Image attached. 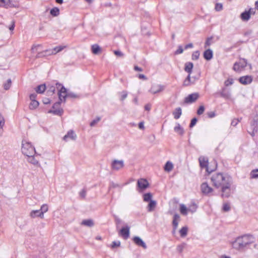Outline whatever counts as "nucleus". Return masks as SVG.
Returning a JSON list of instances; mask_svg holds the SVG:
<instances>
[{
  "label": "nucleus",
  "instance_id": "obj_49",
  "mask_svg": "<svg viewBox=\"0 0 258 258\" xmlns=\"http://www.w3.org/2000/svg\"><path fill=\"white\" fill-rule=\"evenodd\" d=\"M120 245V242L119 241H114L112 242L111 246V248L113 249L116 247H119Z\"/></svg>",
  "mask_w": 258,
  "mask_h": 258
},
{
  "label": "nucleus",
  "instance_id": "obj_29",
  "mask_svg": "<svg viewBox=\"0 0 258 258\" xmlns=\"http://www.w3.org/2000/svg\"><path fill=\"white\" fill-rule=\"evenodd\" d=\"M250 18L249 12L247 11H245L243 13H242L240 15V18L243 21H247L249 20Z\"/></svg>",
  "mask_w": 258,
  "mask_h": 258
},
{
  "label": "nucleus",
  "instance_id": "obj_23",
  "mask_svg": "<svg viewBox=\"0 0 258 258\" xmlns=\"http://www.w3.org/2000/svg\"><path fill=\"white\" fill-rule=\"evenodd\" d=\"M220 94V96L225 99H229L230 97V92L225 87L222 88Z\"/></svg>",
  "mask_w": 258,
  "mask_h": 258
},
{
  "label": "nucleus",
  "instance_id": "obj_25",
  "mask_svg": "<svg viewBox=\"0 0 258 258\" xmlns=\"http://www.w3.org/2000/svg\"><path fill=\"white\" fill-rule=\"evenodd\" d=\"M180 220V216L178 214H175L173 217L172 220V226L175 227H178V223Z\"/></svg>",
  "mask_w": 258,
  "mask_h": 258
},
{
  "label": "nucleus",
  "instance_id": "obj_19",
  "mask_svg": "<svg viewBox=\"0 0 258 258\" xmlns=\"http://www.w3.org/2000/svg\"><path fill=\"white\" fill-rule=\"evenodd\" d=\"M204 58L207 60H211L213 57V52L211 49L206 50L203 53Z\"/></svg>",
  "mask_w": 258,
  "mask_h": 258
},
{
  "label": "nucleus",
  "instance_id": "obj_30",
  "mask_svg": "<svg viewBox=\"0 0 258 258\" xmlns=\"http://www.w3.org/2000/svg\"><path fill=\"white\" fill-rule=\"evenodd\" d=\"M81 225L92 227L94 225V223L92 219H86L82 221Z\"/></svg>",
  "mask_w": 258,
  "mask_h": 258
},
{
  "label": "nucleus",
  "instance_id": "obj_20",
  "mask_svg": "<svg viewBox=\"0 0 258 258\" xmlns=\"http://www.w3.org/2000/svg\"><path fill=\"white\" fill-rule=\"evenodd\" d=\"M30 155V156H27V161L28 162L34 165H37L39 164L38 160L36 158L37 157V155Z\"/></svg>",
  "mask_w": 258,
  "mask_h": 258
},
{
  "label": "nucleus",
  "instance_id": "obj_1",
  "mask_svg": "<svg viewBox=\"0 0 258 258\" xmlns=\"http://www.w3.org/2000/svg\"><path fill=\"white\" fill-rule=\"evenodd\" d=\"M211 180L214 186L221 189L222 198H227L230 197L232 184V178L230 176L220 172L215 173L212 174Z\"/></svg>",
  "mask_w": 258,
  "mask_h": 258
},
{
  "label": "nucleus",
  "instance_id": "obj_8",
  "mask_svg": "<svg viewBox=\"0 0 258 258\" xmlns=\"http://www.w3.org/2000/svg\"><path fill=\"white\" fill-rule=\"evenodd\" d=\"M199 96L198 93L190 94L185 98L184 103L187 104L194 103L199 98Z\"/></svg>",
  "mask_w": 258,
  "mask_h": 258
},
{
  "label": "nucleus",
  "instance_id": "obj_3",
  "mask_svg": "<svg viewBox=\"0 0 258 258\" xmlns=\"http://www.w3.org/2000/svg\"><path fill=\"white\" fill-rule=\"evenodd\" d=\"M55 86L56 88L58 90L59 100L61 101L65 102L67 97L72 98H78L80 97L79 95L73 92H67V89L59 83L56 82V83H55Z\"/></svg>",
  "mask_w": 258,
  "mask_h": 258
},
{
  "label": "nucleus",
  "instance_id": "obj_13",
  "mask_svg": "<svg viewBox=\"0 0 258 258\" xmlns=\"http://www.w3.org/2000/svg\"><path fill=\"white\" fill-rule=\"evenodd\" d=\"M137 190L139 192H143L145 190V178H142L138 179Z\"/></svg>",
  "mask_w": 258,
  "mask_h": 258
},
{
  "label": "nucleus",
  "instance_id": "obj_21",
  "mask_svg": "<svg viewBox=\"0 0 258 258\" xmlns=\"http://www.w3.org/2000/svg\"><path fill=\"white\" fill-rule=\"evenodd\" d=\"M30 216L33 218L36 217L43 218V212H41L40 210H32L30 213Z\"/></svg>",
  "mask_w": 258,
  "mask_h": 258
},
{
  "label": "nucleus",
  "instance_id": "obj_60",
  "mask_svg": "<svg viewBox=\"0 0 258 258\" xmlns=\"http://www.w3.org/2000/svg\"><path fill=\"white\" fill-rule=\"evenodd\" d=\"M207 115L209 118H213L216 115L215 113L213 111L208 112Z\"/></svg>",
  "mask_w": 258,
  "mask_h": 258
},
{
  "label": "nucleus",
  "instance_id": "obj_22",
  "mask_svg": "<svg viewBox=\"0 0 258 258\" xmlns=\"http://www.w3.org/2000/svg\"><path fill=\"white\" fill-rule=\"evenodd\" d=\"M66 47L65 46H57L55 47L52 49H48L49 51H51L48 54L52 55V54H55L58 52H60L62 51L64 48Z\"/></svg>",
  "mask_w": 258,
  "mask_h": 258
},
{
  "label": "nucleus",
  "instance_id": "obj_41",
  "mask_svg": "<svg viewBox=\"0 0 258 258\" xmlns=\"http://www.w3.org/2000/svg\"><path fill=\"white\" fill-rule=\"evenodd\" d=\"M250 176L252 178H258V169L252 170L250 172Z\"/></svg>",
  "mask_w": 258,
  "mask_h": 258
},
{
  "label": "nucleus",
  "instance_id": "obj_17",
  "mask_svg": "<svg viewBox=\"0 0 258 258\" xmlns=\"http://www.w3.org/2000/svg\"><path fill=\"white\" fill-rule=\"evenodd\" d=\"M76 138L77 136L75 134L74 132L72 130H70L63 137V140L67 142L68 141V139H70L72 140H75L76 139Z\"/></svg>",
  "mask_w": 258,
  "mask_h": 258
},
{
  "label": "nucleus",
  "instance_id": "obj_14",
  "mask_svg": "<svg viewBox=\"0 0 258 258\" xmlns=\"http://www.w3.org/2000/svg\"><path fill=\"white\" fill-rule=\"evenodd\" d=\"M252 81V77L251 76H244L239 78V82L243 85H248Z\"/></svg>",
  "mask_w": 258,
  "mask_h": 258
},
{
  "label": "nucleus",
  "instance_id": "obj_43",
  "mask_svg": "<svg viewBox=\"0 0 258 258\" xmlns=\"http://www.w3.org/2000/svg\"><path fill=\"white\" fill-rule=\"evenodd\" d=\"M10 3V0H0V6L3 7L8 6Z\"/></svg>",
  "mask_w": 258,
  "mask_h": 258
},
{
  "label": "nucleus",
  "instance_id": "obj_38",
  "mask_svg": "<svg viewBox=\"0 0 258 258\" xmlns=\"http://www.w3.org/2000/svg\"><path fill=\"white\" fill-rule=\"evenodd\" d=\"M198 208V206L197 204L194 202H192L190 204V205L188 207V210L189 212H190L191 213H194L196 211L197 209Z\"/></svg>",
  "mask_w": 258,
  "mask_h": 258
},
{
  "label": "nucleus",
  "instance_id": "obj_11",
  "mask_svg": "<svg viewBox=\"0 0 258 258\" xmlns=\"http://www.w3.org/2000/svg\"><path fill=\"white\" fill-rule=\"evenodd\" d=\"M124 166L122 160H114L112 162L111 168L113 170H118Z\"/></svg>",
  "mask_w": 258,
  "mask_h": 258
},
{
  "label": "nucleus",
  "instance_id": "obj_18",
  "mask_svg": "<svg viewBox=\"0 0 258 258\" xmlns=\"http://www.w3.org/2000/svg\"><path fill=\"white\" fill-rule=\"evenodd\" d=\"M133 241L134 242L139 246H142L145 248V242L138 236H135L133 238Z\"/></svg>",
  "mask_w": 258,
  "mask_h": 258
},
{
  "label": "nucleus",
  "instance_id": "obj_59",
  "mask_svg": "<svg viewBox=\"0 0 258 258\" xmlns=\"http://www.w3.org/2000/svg\"><path fill=\"white\" fill-rule=\"evenodd\" d=\"M37 97V94L35 93L31 94L29 96L30 99L31 101L36 100V98Z\"/></svg>",
  "mask_w": 258,
  "mask_h": 258
},
{
  "label": "nucleus",
  "instance_id": "obj_64",
  "mask_svg": "<svg viewBox=\"0 0 258 258\" xmlns=\"http://www.w3.org/2000/svg\"><path fill=\"white\" fill-rule=\"evenodd\" d=\"M127 93L125 92H123V94L121 96L120 100L121 101H123L124 99H125L127 97Z\"/></svg>",
  "mask_w": 258,
  "mask_h": 258
},
{
  "label": "nucleus",
  "instance_id": "obj_16",
  "mask_svg": "<svg viewBox=\"0 0 258 258\" xmlns=\"http://www.w3.org/2000/svg\"><path fill=\"white\" fill-rule=\"evenodd\" d=\"M250 129L252 131L249 132V133L252 137H254L255 134L258 131V121L253 120L250 125Z\"/></svg>",
  "mask_w": 258,
  "mask_h": 258
},
{
  "label": "nucleus",
  "instance_id": "obj_54",
  "mask_svg": "<svg viewBox=\"0 0 258 258\" xmlns=\"http://www.w3.org/2000/svg\"><path fill=\"white\" fill-rule=\"evenodd\" d=\"M197 119L196 118V117H194L191 120V122L190 123V124H189V127L190 128L194 126L195 125V124H196L197 122Z\"/></svg>",
  "mask_w": 258,
  "mask_h": 258
},
{
  "label": "nucleus",
  "instance_id": "obj_58",
  "mask_svg": "<svg viewBox=\"0 0 258 258\" xmlns=\"http://www.w3.org/2000/svg\"><path fill=\"white\" fill-rule=\"evenodd\" d=\"M239 121H240V120L238 119H237V118L233 119L231 121V125H232L233 126H235Z\"/></svg>",
  "mask_w": 258,
  "mask_h": 258
},
{
  "label": "nucleus",
  "instance_id": "obj_48",
  "mask_svg": "<svg viewBox=\"0 0 258 258\" xmlns=\"http://www.w3.org/2000/svg\"><path fill=\"white\" fill-rule=\"evenodd\" d=\"M223 210L225 212H228L230 210V206L228 203H224L223 205Z\"/></svg>",
  "mask_w": 258,
  "mask_h": 258
},
{
  "label": "nucleus",
  "instance_id": "obj_42",
  "mask_svg": "<svg viewBox=\"0 0 258 258\" xmlns=\"http://www.w3.org/2000/svg\"><path fill=\"white\" fill-rule=\"evenodd\" d=\"M12 84V81L10 79H8L7 80V82L6 83H5L4 84V88L6 90H7L10 89Z\"/></svg>",
  "mask_w": 258,
  "mask_h": 258
},
{
  "label": "nucleus",
  "instance_id": "obj_12",
  "mask_svg": "<svg viewBox=\"0 0 258 258\" xmlns=\"http://www.w3.org/2000/svg\"><path fill=\"white\" fill-rule=\"evenodd\" d=\"M165 89V86L159 84L153 85L149 91L153 93L156 94L162 91Z\"/></svg>",
  "mask_w": 258,
  "mask_h": 258
},
{
  "label": "nucleus",
  "instance_id": "obj_63",
  "mask_svg": "<svg viewBox=\"0 0 258 258\" xmlns=\"http://www.w3.org/2000/svg\"><path fill=\"white\" fill-rule=\"evenodd\" d=\"M190 85H191V83L185 79L183 83V86L185 87L190 86Z\"/></svg>",
  "mask_w": 258,
  "mask_h": 258
},
{
  "label": "nucleus",
  "instance_id": "obj_57",
  "mask_svg": "<svg viewBox=\"0 0 258 258\" xmlns=\"http://www.w3.org/2000/svg\"><path fill=\"white\" fill-rule=\"evenodd\" d=\"M190 75H191L188 74V76L186 78V79L187 80L191 83V84H194L196 82V80L195 79L192 80Z\"/></svg>",
  "mask_w": 258,
  "mask_h": 258
},
{
  "label": "nucleus",
  "instance_id": "obj_26",
  "mask_svg": "<svg viewBox=\"0 0 258 258\" xmlns=\"http://www.w3.org/2000/svg\"><path fill=\"white\" fill-rule=\"evenodd\" d=\"M55 82L53 83V84L50 85L48 84L47 86H46L47 93L48 95H52L55 93V87L54 86V84L55 85Z\"/></svg>",
  "mask_w": 258,
  "mask_h": 258
},
{
  "label": "nucleus",
  "instance_id": "obj_15",
  "mask_svg": "<svg viewBox=\"0 0 258 258\" xmlns=\"http://www.w3.org/2000/svg\"><path fill=\"white\" fill-rule=\"evenodd\" d=\"M119 234L124 239H127L130 236V227L126 226L122 227L120 230Z\"/></svg>",
  "mask_w": 258,
  "mask_h": 258
},
{
  "label": "nucleus",
  "instance_id": "obj_39",
  "mask_svg": "<svg viewBox=\"0 0 258 258\" xmlns=\"http://www.w3.org/2000/svg\"><path fill=\"white\" fill-rule=\"evenodd\" d=\"M47 51H49L48 49H46L44 51H41L40 52H38L36 56V58H38L44 57L46 56L50 55V54H48V53H47Z\"/></svg>",
  "mask_w": 258,
  "mask_h": 258
},
{
  "label": "nucleus",
  "instance_id": "obj_33",
  "mask_svg": "<svg viewBox=\"0 0 258 258\" xmlns=\"http://www.w3.org/2000/svg\"><path fill=\"white\" fill-rule=\"evenodd\" d=\"M91 50L93 54H97L101 51V48L98 44H95L92 45Z\"/></svg>",
  "mask_w": 258,
  "mask_h": 258
},
{
  "label": "nucleus",
  "instance_id": "obj_47",
  "mask_svg": "<svg viewBox=\"0 0 258 258\" xmlns=\"http://www.w3.org/2000/svg\"><path fill=\"white\" fill-rule=\"evenodd\" d=\"M200 56V52L199 51H195L192 54V59L197 60L199 59Z\"/></svg>",
  "mask_w": 258,
  "mask_h": 258
},
{
  "label": "nucleus",
  "instance_id": "obj_44",
  "mask_svg": "<svg viewBox=\"0 0 258 258\" xmlns=\"http://www.w3.org/2000/svg\"><path fill=\"white\" fill-rule=\"evenodd\" d=\"M40 210L41 212H43V216L44 217V213L48 211V206L46 204L42 205Z\"/></svg>",
  "mask_w": 258,
  "mask_h": 258
},
{
  "label": "nucleus",
  "instance_id": "obj_2",
  "mask_svg": "<svg viewBox=\"0 0 258 258\" xmlns=\"http://www.w3.org/2000/svg\"><path fill=\"white\" fill-rule=\"evenodd\" d=\"M254 241V237L251 234H243L237 237L231 242L233 248L240 252L246 251Z\"/></svg>",
  "mask_w": 258,
  "mask_h": 258
},
{
  "label": "nucleus",
  "instance_id": "obj_7",
  "mask_svg": "<svg viewBox=\"0 0 258 258\" xmlns=\"http://www.w3.org/2000/svg\"><path fill=\"white\" fill-rule=\"evenodd\" d=\"M61 102V101L59 100V101L54 103L52 106L53 109L49 110L48 112L49 113H52L54 115L61 116L63 112V109L60 107Z\"/></svg>",
  "mask_w": 258,
  "mask_h": 258
},
{
  "label": "nucleus",
  "instance_id": "obj_56",
  "mask_svg": "<svg viewBox=\"0 0 258 258\" xmlns=\"http://www.w3.org/2000/svg\"><path fill=\"white\" fill-rule=\"evenodd\" d=\"M115 222L116 225L117 227H118V225L122 223V221L118 217L115 216Z\"/></svg>",
  "mask_w": 258,
  "mask_h": 258
},
{
  "label": "nucleus",
  "instance_id": "obj_5",
  "mask_svg": "<svg viewBox=\"0 0 258 258\" xmlns=\"http://www.w3.org/2000/svg\"><path fill=\"white\" fill-rule=\"evenodd\" d=\"M152 198L153 195L151 193H146V203H148L147 208L149 212H154L157 206V201L153 200Z\"/></svg>",
  "mask_w": 258,
  "mask_h": 258
},
{
  "label": "nucleus",
  "instance_id": "obj_28",
  "mask_svg": "<svg viewBox=\"0 0 258 258\" xmlns=\"http://www.w3.org/2000/svg\"><path fill=\"white\" fill-rule=\"evenodd\" d=\"M174 131L175 132L181 136L183 135L184 133L183 127H182L178 123H177L176 125L174 127Z\"/></svg>",
  "mask_w": 258,
  "mask_h": 258
},
{
  "label": "nucleus",
  "instance_id": "obj_52",
  "mask_svg": "<svg viewBox=\"0 0 258 258\" xmlns=\"http://www.w3.org/2000/svg\"><path fill=\"white\" fill-rule=\"evenodd\" d=\"M205 111V107L204 106H200L197 110V114L199 115L202 114Z\"/></svg>",
  "mask_w": 258,
  "mask_h": 258
},
{
  "label": "nucleus",
  "instance_id": "obj_4",
  "mask_svg": "<svg viewBox=\"0 0 258 258\" xmlns=\"http://www.w3.org/2000/svg\"><path fill=\"white\" fill-rule=\"evenodd\" d=\"M21 150L22 153L26 156L36 154L34 147L30 142L26 141H22Z\"/></svg>",
  "mask_w": 258,
  "mask_h": 258
},
{
  "label": "nucleus",
  "instance_id": "obj_62",
  "mask_svg": "<svg viewBox=\"0 0 258 258\" xmlns=\"http://www.w3.org/2000/svg\"><path fill=\"white\" fill-rule=\"evenodd\" d=\"M118 186H119L118 184H116V183H114L113 182H112L110 184L109 189H110L111 188H115Z\"/></svg>",
  "mask_w": 258,
  "mask_h": 258
},
{
  "label": "nucleus",
  "instance_id": "obj_50",
  "mask_svg": "<svg viewBox=\"0 0 258 258\" xmlns=\"http://www.w3.org/2000/svg\"><path fill=\"white\" fill-rule=\"evenodd\" d=\"M215 9L216 11L219 12L223 9V5L221 3H217L215 5Z\"/></svg>",
  "mask_w": 258,
  "mask_h": 258
},
{
  "label": "nucleus",
  "instance_id": "obj_35",
  "mask_svg": "<svg viewBox=\"0 0 258 258\" xmlns=\"http://www.w3.org/2000/svg\"><path fill=\"white\" fill-rule=\"evenodd\" d=\"M173 168V164L170 161H167L164 167V170L167 172L171 171Z\"/></svg>",
  "mask_w": 258,
  "mask_h": 258
},
{
  "label": "nucleus",
  "instance_id": "obj_61",
  "mask_svg": "<svg viewBox=\"0 0 258 258\" xmlns=\"http://www.w3.org/2000/svg\"><path fill=\"white\" fill-rule=\"evenodd\" d=\"M114 53L116 55L118 56H123V54L120 51H119V50H115V51H114Z\"/></svg>",
  "mask_w": 258,
  "mask_h": 258
},
{
  "label": "nucleus",
  "instance_id": "obj_34",
  "mask_svg": "<svg viewBox=\"0 0 258 258\" xmlns=\"http://www.w3.org/2000/svg\"><path fill=\"white\" fill-rule=\"evenodd\" d=\"M188 232V227L187 226L182 227L179 231L180 235L181 237H185Z\"/></svg>",
  "mask_w": 258,
  "mask_h": 258
},
{
  "label": "nucleus",
  "instance_id": "obj_9",
  "mask_svg": "<svg viewBox=\"0 0 258 258\" xmlns=\"http://www.w3.org/2000/svg\"><path fill=\"white\" fill-rule=\"evenodd\" d=\"M200 165L201 168H206V171L210 173L212 170L210 171L208 167V160L207 158L204 156H200L199 158Z\"/></svg>",
  "mask_w": 258,
  "mask_h": 258
},
{
  "label": "nucleus",
  "instance_id": "obj_46",
  "mask_svg": "<svg viewBox=\"0 0 258 258\" xmlns=\"http://www.w3.org/2000/svg\"><path fill=\"white\" fill-rule=\"evenodd\" d=\"M101 120V118L100 117H97L95 119L93 120L90 123V125L91 126H94L96 124H97L100 120Z\"/></svg>",
  "mask_w": 258,
  "mask_h": 258
},
{
  "label": "nucleus",
  "instance_id": "obj_40",
  "mask_svg": "<svg viewBox=\"0 0 258 258\" xmlns=\"http://www.w3.org/2000/svg\"><path fill=\"white\" fill-rule=\"evenodd\" d=\"M50 14L54 17H56L59 14V10L58 8L54 7L50 10Z\"/></svg>",
  "mask_w": 258,
  "mask_h": 258
},
{
  "label": "nucleus",
  "instance_id": "obj_36",
  "mask_svg": "<svg viewBox=\"0 0 258 258\" xmlns=\"http://www.w3.org/2000/svg\"><path fill=\"white\" fill-rule=\"evenodd\" d=\"M213 38H214V37L213 36H211V37H208L206 39V40L205 43V45H204V47L205 48L209 47V46H210L212 44H213L214 43Z\"/></svg>",
  "mask_w": 258,
  "mask_h": 258
},
{
  "label": "nucleus",
  "instance_id": "obj_31",
  "mask_svg": "<svg viewBox=\"0 0 258 258\" xmlns=\"http://www.w3.org/2000/svg\"><path fill=\"white\" fill-rule=\"evenodd\" d=\"M182 114V110L180 107L176 108L175 110L173 112V115L174 116V118L175 119H178L180 118L181 115Z\"/></svg>",
  "mask_w": 258,
  "mask_h": 258
},
{
  "label": "nucleus",
  "instance_id": "obj_27",
  "mask_svg": "<svg viewBox=\"0 0 258 258\" xmlns=\"http://www.w3.org/2000/svg\"><path fill=\"white\" fill-rule=\"evenodd\" d=\"M46 90V86L45 84L38 85L36 88L35 91L37 93L42 94Z\"/></svg>",
  "mask_w": 258,
  "mask_h": 258
},
{
  "label": "nucleus",
  "instance_id": "obj_37",
  "mask_svg": "<svg viewBox=\"0 0 258 258\" xmlns=\"http://www.w3.org/2000/svg\"><path fill=\"white\" fill-rule=\"evenodd\" d=\"M39 102L37 100L31 101L29 105L30 109L33 110L36 109L39 106Z\"/></svg>",
  "mask_w": 258,
  "mask_h": 258
},
{
  "label": "nucleus",
  "instance_id": "obj_53",
  "mask_svg": "<svg viewBox=\"0 0 258 258\" xmlns=\"http://www.w3.org/2000/svg\"><path fill=\"white\" fill-rule=\"evenodd\" d=\"M87 190L85 188H83L79 193L80 196L83 198L84 199L86 195Z\"/></svg>",
  "mask_w": 258,
  "mask_h": 258
},
{
  "label": "nucleus",
  "instance_id": "obj_24",
  "mask_svg": "<svg viewBox=\"0 0 258 258\" xmlns=\"http://www.w3.org/2000/svg\"><path fill=\"white\" fill-rule=\"evenodd\" d=\"M194 64L192 62H187L185 63L184 71L188 74L191 75L192 72Z\"/></svg>",
  "mask_w": 258,
  "mask_h": 258
},
{
  "label": "nucleus",
  "instance_id": "obj_10",
  "mask_svg": "<svg viewBox=\"0 0 258 258\" xmlns=\"http://www.w3.org/2000/svg\"><path fill=\"white\" fill-rule=\"evenodd\" d=\"M202 192L206 195H209L213 191V189L210 187L207 182H204L201 185Z\"/></svg>",
  "mask_w": 258,
  "mask_h": 258
},
{
  "label": "nucleus",
  "instance_id": "obj_45",
  "mask_svg": "<svg viewBox=\"0 0 258 258\" xmlns=\"http://www.w3.org/2000/svg\"><path fill=\"white\" fill-rule=\"evenodd\" d=\"M186 245V244L185 243H183L180 245H178L177 246V250L179 252L181 253L183 251L184 248L185 247Z\"/></svg>",
  "mask_w": 258,
  "mask_h": 258
},
{
  "label": "nucleus",
  "instance_id": "obj_51",
  "mask_svg": "<svg viewBox=\"0 0 258 258\" xmlns=\"http://www.w3.org/2000/svg\"><path fill=\"white\" fill-rule=\"evenodd\" d=\"M233 84V80L232 79H228L224 82V85L227 87Z\"/></svg>",
  "mask_w": 258,
  "mask_h": 258
},
{
  "label": "nucleus",
  "instance_id": "obj_55",
  "mask_svg": "<svg viewBox=\"0 0 258 258\" xmlns=\"http://www.w3.org/2000/svg\"><path fill=\"white\" fill-rule=\"evenodd\" d=\"M183 50L182 47L180 45L178 46V49L175 52V54H181L183 52Z\"/></svg>",
  "mask_w": 258,
  "mask_h": 258
},
{
  "label": "nucleus",
  "instance_id": "obj_32",
  "mask_svg": "<svg viewBox=\"0 0 258 258\" xmlns=\"http://www.w3.org/2000/svg\"><path fill=\"white\" fill-rule=\"evenodd\" d=\"M179 211L180 213L184 216L187 215L189 211L188 209L183 204L179 205Z\"/></svg>",
  "mask_w": 258,
  "mask_h": 258
},
{
  "label": "nucleus",
  "instance_id": "obj_6",
  "mask_svg": "<svg viewBox=\"0 0 258 258\" xmlns=\"http://www.w3.org/2000/svg\"><path fill=\"white\" fill-rule=\"evenodd\" d=\"M247 65V61L245 58H240L239 62L234 63L233 69L236 72H240L246 67Z\"/></svg>",
  "mask_w": 258,
  "mask_h": 258
}]
</instances>
